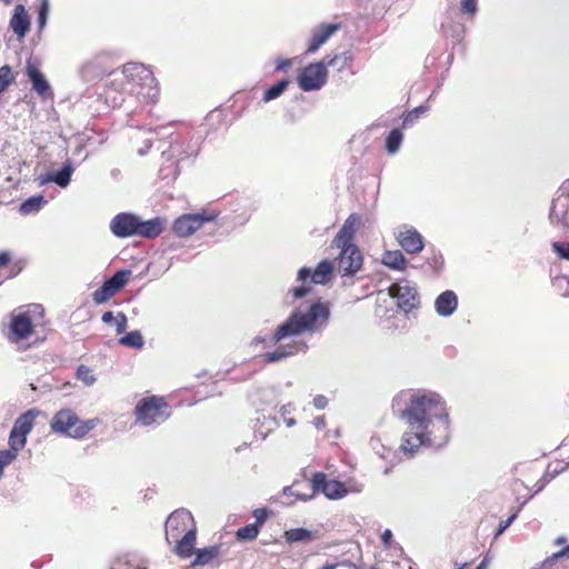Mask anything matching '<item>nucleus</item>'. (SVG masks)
<instances>
[{"label": "nucleus", "mask_w": 569, "mask_h": 569, "mask_svg": "<svg viewBox=\"0 0 569 569\" xmlns=\"http://www.w3.org/2000/svg\"><path fill=\"white\" fill-rule=\"evenodd\" d=\"M407 431L401 450L415 453L421 446H442L449 440L451 420L445 399L436 392L413 395L405 410Z\"/></svg>", "instance_id": "nucleus-1"}, {"label": "nucleus", "mask_w": 569, "mask_h": 569, "mask_svg": "<svg viewBox=\"0 0 569 569\" xmlns=\"http://www.w3.org/2000/svg\"><path fill=\"white\" fill-rule=\"evenodd\" d=\"M329 317L330 309L328 303L320 300L313 301L308 306H300L286 322L278 327L273 339L276 342H280L286 338L306 332H318L327 326Z\"/></svg>", "instance_id": "nucleus-2"}, {"label": "nucleus", "mask_w": 569, "mask_h": 569, "mask_svg": "<svg viewBox=\"0 0 569 569\" xmlns=\"http://www.w3.org/2000/svg\"><path fill=\"white\" fill-rule=\"evenodd\" d=\"M359 223V216H349L332 241V244L340 250L337 264L338 270L343 276L356 273L362 266V254L353 243V237Z\"/></svg>", "instance_id": "nucleus-3"}, {"label": "nucleus", "mask_w": 569, "mask_h": 569, "mask_svg": "<svg viewBox=\"0 0 569 569\" xmlns=\"http://www.w3.org/2000/svg\"><path fill=\"white\" fill-rule=\"evenodd\" d=\"M43 310L38 305L21 307L10 316L8 338L12 342L28 339L40 325Z\"/></svg>", "instance_id": "nucleus-4"}, {"label": "nucleus", "mask_w": 569, "mask_h": 569, "mask_svg": "<svg viewBox=\"0 0 569 569\" xmlns=\"http://www.w3.org/2000/svg\"><path fill=\"white\" fill-rule=\"evenodd\" d=\"M100 423V419L81 420L71 409H61L52 418L50 427L53 432L74 439L83 438Z\"/></svg>", "instance_id": "nucleus-5"}, {"label": "nucleus", "mask_w": 569, "mask_h": 569, "mask_svg": "<svg viewBox=\"0 0 569 569\" xmlns=\"http://www.w3.org/2000/svg\"><path fill=\"white\" fill-rule=\"evenodd\" d=\"M121 78L126 81L122 90L137 96L151 97L154 91V78L152 72L140 63H128L121 71Z\"/></svg>", "instance_id": "nucleus-6"}, {"label": "nucleus", "mask_w": 569, "mask_h": 569, "mask_svg": "<svg viewBox=\"0 0 569 569\" xmlns=\"http://www.w3.org/2000/svg\"><path fill=\"white\" fill-rule=\"evenodd\" d=\"M313 492H322L328 499L337 500L346 497L349 492H360L362 487L355 481L347 483L329 479L325 473H316L312 478Z\"/></svg>", "instance_id": "nucleus-7"}, {"label": "nucleus", "mask_w": 569, "mask_h": 569, "mask_svg": "<svg viewBox=\"0 0 569 569\" xmlns=\"http://www.w3.org/2000/svg\"><path fill=\"white\" fill-rule=\"evenodd\" d=\"M137 422L143 426L159 423L169 417L163 398L150 396L141 399L136 406Z\"/></svg>", "instance_id": "nucleus-8"}, {"label": "nucleus", "mask_w": 569, "mask_h": 569, "mask_svg": "<svg viewBox=\"0 0 569 569\" xmlns=\"http://www.w3.org/2000/svg\"><path fill=\"white\" fill-rule=\"evenodd\" d=\"M214 219V214L204 211L182 214L173 221L172 230L179 238H188L200 230L206 222Z\"/></svg>", "instance_id": "nucleus-9"}, {"label": "nucleus", "mask_w": 569, "mask_h": 569, "mask_svg": "<svg viewBox=\"0 0 569 569\" xmlns=\"http://www.w3.org/2000/svg\"><path fill=\"white\" fill-rule=\"evenodd\" d=\"M39 413L37 409H30L18 417L9 436V447L19 450L24 448L27 436L32 430L34 420Z\"/></svg>", "instance_id": "nucleus-10"}, {"label": "nucleus", "mask_w": 569, "mask_h": 569, "mask_svg": "<svg viewBox=\"0 0 569 569\" xmlns=\"http://www.w3.org/2000/svg\"><path fill=\"white\" fill-rule=\"evenodd\" d=\"M131 272L129 270H120L107 280L99 289L92 293V299L97 305L107 302L116 293H118L129 281Z\"/></svg>", "instance_id": "nucleus-11"}, {"label": "nucleus", "mask_w": 569, "mask_h": 569, "mask_svg": "<svg viewBox=\"0 0 569 569\" xmlns=\"http://www.w3.org/2000/svg\"><path fill=\"white\" fill-rule=\"evenodd\" d=\"M327 80V68L322 62L311 63L298 76V83L303 91L320 89Z\"/></svg>", "instance_id": "nucleus-12"}, {"label": "nucleus", "mask_w": 569, "mask_h": 569, "mask_svg": "<svg viewBox=\"0 0 569 569\" xmlns=\"http://www.w3.org/2000/svg\"><path fill=\"white\" fill-rule=\"evenodd\" d=\"M387 296L396 299L400 309L409 311L418 303V296L416 288L408 283H395L388 289Z\"/></svg>", "instance_id": "nucleus-13"}, {"label": "nucleus", "mask_w": 569, "mask_h": 569, "mask_svg": "<svg viewBox=\"0 0 569 569\" xmlns=\"http://www.w3.org/2000/svg\"><path fill=\"white\" fill-rule=\"evenodd\" d=\"M189 528H196L192 515L188 510H177L167 520V540L184 535Z\"/></svg>", "instance_id": "nucleus-14"}, {"label": "nucleus", "mask_w": 569, "mask_h": 569, "mask_svg": "<svg viewBox=\"0 0 569 569\" xmlns=\"http://www.w3.org/2000/svg\"><path fill=\"white\" fill-rule=\"evenodd\" d=\"M139 218L131 213H119L110 221V230L116 237L137 236Z\"/></svg>", "instance_id": "nucleus-15"}, {"label": "nucleus", "mask_w": 569, "mask_h": 569, "mask_svg": "<svg viewBox=\"0 0 569 569\" xmlns=\"http://www.w3.org/2000/svg\"><path fill=\"white\" fill-rule=\"evenodd\" d=\"M26 73L32 83V89L43 99L52 96L51 87L44 74L40 71L39 66L32 59L27 61Z\"/></svg>", "instance_id": "nucleus-16"}, {"label": "nucleus", "mask_w": 569, "mask_h": 569, "mask_svg": "<svg viewBox=\"0 0 569 569\" xmlns=\"http://www.w3.org/2000/svg\"><path fill=\"white\" fill-rule=\"evenodd\" d=\"M331 273V262L323 260L317 266L315 270H311L309 268H301L298 272V279L301 281H306L308 278H311V281L313 283L325 284L330 279Z\"/></svg>", "instance_id": "nucleus-17"}, {"label": "nucleus", "mask_w": 569, "mask_h": 569, "mask_svg": "<svg viewBox=\"0 0 569 569\" xmlns=\"http://www.w3.org/2000/svg\"><path fill=\"white\" fill-rule=\"evenodd\" d=\"M398 243L409 253H417L423 249L419 232L410 227H403L397 234Z\"/></svg>", "instance_id": "nucleus-18"}, {"label": "nucleus", "mask_w": 569, "mask_h": 569, "mask_svg": "<svg viewBox=\"0 0 569 569\" xmlns=\"http://www.w3.org/2000/svg\"><path fill=\"white\" fill-rule=\"evenodd\" d=\"M458 308V297L452 290H446L435 300V310L440 317H450Z\"/></svg>", "instance_id": "nucleus-19"}, {"label": "nucleus", "mask_w": 569, "mask_h": 569, "mask_svg": "<svg viewBox=\"0 0 569 569\" xmlns=\"http://www.w3.org/2000/svg\"><path fill=\"white\" fill-rule=\"evenodd\" d=\"M10 28L18 36V38H24L30 29V17L23 4L14 7L13 14L10 19Z\"/></svg>", "instance_id": "nucleus-20"}, {"label": "nucleus", "mask_w": 569, "mask_h": 569, "mask_svg": "<svg viewBox=\"0 0 569 569\" xmlns=\"http://www.w3.org/2000/svg\"><path fill=\"white\" fill-rule=\"evenodd\" d=\"M550 221L561 228H569V199H557L550 211Z\"/></svg>", "instance_id": "nucleus-21"}, {"label": "nucleus", "mask_w": 569, "mask_h": 569, "mask_svg": "<svg viewBox=\"0 0 569 569\" xmlns=\"http://www.w3.org/2000/svg\"><path fill=\"white\" fill-rule=\"evenodd\" d=\"M283 538L287 543H308L318 539V532L307 528H292L283 532Z\"/></svg>", "instance_id": "nucleus-22"}, {"label": "nucleus", "mask_w": 569, "mask_h": 569, "mask_svg": "<svg viewBox=\"0 0 569 569\" xmlns=\"http://www.w3.org/2000/svg\"><path fill=\"white\" fill-rule=\"evenodd\" d=\"M336 24H325L316 30L312 34L307 53H315L327 40L337 31Z\"/></svg>", "instance_id": "nucleus-23"}, {"label": "nucleus", "mask_w": 569, "mask_h": 569, "mask_svg": "<svg viewBox=\"0 0 569 569\" xmlns=\"http://www.w3.org/2000/svg\"><path fill=\"white\" fill-rule=\"evenodd\" d=\"M163 221L160 218H154L146 221L139 219L137 236L154 238L163 231Z\"/></svg>", "instance_id": "nucleus-24"}, {"label": "nucleus", "mask_w": 569, "mask_h": 569, "mask_svg": "<svg viewBox=\"0 0 569 569\" xmlns=\"http://www.w3.org/2000/svg\"><path fill=\"white\" fill-rule=\"evenodd\" d=\"M196 543V528H189L182 538L177 541L176 552L180 557H189Z\"/></svg>", "instance_id": "nucleus-25"}, {"label": "nucleus", "mask_w": 569, "mask_h": 569, "mask_svg": "<svg viewBox=\"0 0 569 569\" xmlns=\"http://www.w3.org/2000/svg\"><path fill=\"white\" fill-rule=\"evenodd\" d=\"M382 263L393 270L402 271L407 267V261L399 250L387 251L382 256Z\"/></svg>", "instance_id": "nucleus-26"}, {"label": "nucleus", "mask_w": 569, "mask_h": 569, "mask_svg": "<svg viewBox=\"0 0 569 569\" xmlns=\"http://www.w3.org/2000/svg\"><path fill=\"white\" fill-rule=\"evenodd\" d=\"M305 348V345L301 342H297L293 346H290L288 348L286 347H279L276 351L267 353L266 361L273 362L281 360L288 356L295 355L299 349Z\"/></svg>", "instance_id": "nucleus-27"}, {"label": "nucleus", "mask_w": 569, "mask_h": 569, "mask_svg": "<svg viewBox=\"0 0 569 569\" xmlns=\"http://www.w3.org/2000/svg\"><path fill=\"white\" fill-rule=\"evenodd\" d=\"M220 553V550L217 546L207 547L203 549H199L196 552V559L193 561V566H203L212 561Z\"/></svg>", "instance_id": "nucleus-28"}, {"label": "nucleus", "mask_w": 569, "mask_h": 569, "mask_svg": "<svg viewBox=\"0 0 569 569\" xmlns=\"http://www.w3.org/2000/svg\"><path fill=\"white\" fill-rule=\"evenodd\" d=\"M46 200L42 196L30 197L20 204L19 212L22 216H28L30 213L38 212Z\"/></svg>", "instance_id": "nucleus-29"}, {"label": "nucleus", "mask_w": 569, "mask_h": 569, "mask_svg": "<svg viewBox=\"0 0 569 569\" xmlns=\"http://www.w3.org/2000/svg\"><path fill=\"white\" fill-rule=\"evenodd\" d=\"M73 172V169L70 164H64L61 171L51 174L48 180L54 181L58 186L66 188L71 179V174Z\"/></svg>", "instance_id": "nucleus-30"}, {"label": "nucleus", "mask_w": 569, "mask_h": 569, "mask_svg": "<svg viewBox=\"0 0 569 569\" xmlns=\"http://www.w3.org/2000/svg\"><path fill=\"white\" fill-rule=\"evenodd\" d=\"M76 375L77 378L86 386H92L97 381V376L93 369L83 365L78 367Z\"/></svg>", "instance_id": "nucleus-31"}, {"label": "nucleus", "mask_w": 569, "mask_h": 569, "mask_svg": "<svg viewBox=\"0 0 569 569\" xmlns=\"http://www.w3.org/2000/svg\"><path fill=\"white\" fill-rule=\"evenodd\" d=\"M19 449L9 448L8 450L0 451V478L3 476V470L18 457Z\"/></svg>", "instance_id": "nucleus-32"}, {"label": "nucleus", "mask_w": 569, "mask_h": 569, "mask_svg": "<svg viewBox=\"0 0 569 569\" xmlns=\"http://www.w3.org/2000/svg\"><path fill=\"white\" fill-rule=\"evenodd\" d=\"M50 10V0H40V6L38 8V27L40 30L46 28Z\"/></svg>", "instance_id": "nucleus-33"}, {"label": "nucleus", "mask_w": 569, "mask_h": 569, "mask_svg": "<svg viewBox=\"0 0 569 569\" xmlns=\"http://www.w3.org/2000/svg\"><path fill=\"white\" fill-rule=\"evenodd\" d=\"M402 133L399 130H392L387 138L386 147L389 153H396L402 141Z\"/></svg>", "instance_id": "nucleus-34"}, {"label": "nucleus", "mask_w": 569, "mask_h": 569, "mask_svg": "<svg viewBox=\"0 0 569 569\" xmlns=\"http://www.w3.org/2000/svg\"><path fill=\"white\" fill-rule=\"evenodd\" d=\"M119 342L123 346L141 348L143 346V338L139 331H131L122 337Z\"/></svg>", "instance_id": "nucleus-35"}, {"label": "nucleus", "mask_w": 569, "mask_h": 569, "mask_svg": "<svg viewBox=\"0 0 569 569\" xmlns=\"http://www.w3.org/2000/svg\"><path fill=\"white\" fill-rule=\"evenodd\" d=\"M259 533V527L257 523L244 526L237 531V537L240 540H253Z\"/></svg>", "instance_id": "nucleus-36"}, {"label": "nucleus", "mask_w": 569, "mask_h": 569, "mask_svg": "<svg viewBox=\"0 0 569 569\" xmlns=\"http://www.w3.org/2000/svg\"><path fill=\"white\" fill-rule=\"evenodd\" d=\"M288 87V81L283 80L274 86L270 87L263 94V100L266 102L271 101L278 98Z\"/></svg>", "instance_id": "nucleus-37"}, {"label": "nucleus", "mask_w": 569, "mask_h": 569, "mask_svg": "<svg viewBox=\"0 0 569 569\" xmlns=\"http://www.w3.org/2000/svg\"><path fill=\"white\" fill-rule=\"evenodd\" d=\"M13 80L11 68L8 66H3L0 68V92L4 91L6 88L11 83Z\"/></svg>", "instance_id": "nucleus-38"}, {"label": "nucleus", "mask_w": 569, "mask_h": 569, "mask_svg": "<svg viewBox=\"0 0 569 569\" xmlns=\"http://www.w3.org/2000/svg\"><path fill=\"white\" fill-rule=\"evenodd\" d=\"M552 249L560 258L569 260V243L556 241L552 243Z\"/></svg>", "instance_id": "nucleus-39"}, {"label": "nucleus", "mask_w": 569, "mask_h": 569, "mask_svg": "<svg viewBox=\"0 0 569 569\" xmlns=\"http://www.w3.org/2000/svg\"><path fill=\"white\" fill-rule=\"evenodd\" d=\"M461 9L466 13L475 14L477 11V0H461Z\"/></svg>", "instance_id": "nucleus-40"}, {"label": "nucleus", "mask_w": 569, "mask_h": 569, "mask_svg": "<svg viewBox=\"0 0 569 569\" xmlns=\"http://www.w3.org/2000/svg\"><path fill=\"white\" fill-rule=\"evenodd\" d=\"M117 332L121 333L127 329V317L123 313H119L116 317Z\"/></svg>", "instance_id": "nucleus-41"}, {"label": "nucleus", "mask_w": 569, "mask_h": 569, "mask_svg": "<svg viewBox=\"0 0 569 569\" xmlns=\"http://www.w3.org/2000/svg\"><path fill=\"white\" fill-rule=\"evenodd\" d=\"M426 111L425 108L422 107H419V108H416L412 112H410L406 118H405V124H408L410 122L413 121V119L418 118L419 114L423 113Z\"/></svg>", "instance_id": "nucleus-42"}, {"label": "nucleus", "mask_w": 569, "mask_h": 569, "mask_svg": "<svg viewBox=\"0 0 569 569\" xmlns=\"http://www.w3.org/2000/svg\"><path fill=\"white\" fill-rule=\"evenodd\" d=\"M253 516L257 520V525H262L267 519V510L266 509H256L253 511Z\"/></svg>", "instance_id": "nucleus-43"}, {"label": "nucleus", "mask_w": 569, "mask_h": 569, "mask_svg": "<svg viewBox=\"0 0 569 569\" xmlns=\"http://www.w3.org/2000/svg\"><path fill=\"white\" fill-rule=\"evenodd\" d=\"M276 63H277V69L278 70H284V69H288V68H290L292 66L293 59L279 58V59H277Z\"/></svg>", "instance_id": "nucleus-44"}, {"label": "nucleus", "mask_w": 569, "mask_h": 569, "mask_svg": "<svg viewBox=\"0 0 569 569\" xmlns=\"http://www.w3.org/2000/svg\"><path fill=\"white\" fill-rule=\"evenodd\" d=\"M283 495H286V496H295V497L303 499V500H307V499L312 497V495H310V496L301 495L299 491L295 490L293 488H284Z\"/></svg>", "instance_id": "nucleus-45"}, {"label": "nucleus", "mask_w": 569, "mask_h": 569, "mask_svg": "<svg viewBox=\"0 0 569 569\" xmlns=\"http://www.w3.org/2000/svg\"><path fill=\"white\" fill-rule=\"evenodd\" d=\"M313 405L317 409H323L328 405V400L325 396H318L313 399Z\"/></svg>", "instance_id": "nucleus-46"}, {"label": "nucleus", "mask_w": 569, "mask_h": 569, "mask_svg": "<svg viewBox=\"0 0 569 569\" xmlns=\"http://www.w3.org/2000/svg\"><path fill=\"white\" fill-rule=\"evenodd\" d=\"M381 539H382V541H383V543H385L386 546H389V545H390V542H391V539H392V532H391V530H390V529H386V530L382 532V535H381Z\"/></svg>", "instance_id": "nucleus-47"}, {"label": "nucleus", "mask_w": 569, "mask_h": 569, "mask_svg": "<svg viewBox=\"0 0 569 569\" xmlns=\"http://www.w3.org/2000/svg\"><path fill=\"white\" fill-rule=\"evenodd\" d=\"M308 291H309V288H307V287H300V288H296V289L293 290V295H295V297H297V298H302V297H305V296L308 293Z\"/></svg>", "instance_id": "nucleus-48"}, {"label": "nucleus", "mask_w": 569, "mask_h": 569, "mask_svg": "<svg viewBox=\"0 0 569 569\" xmlns=\"http://www.w3.org/2000/svg\"><path fill=\"white\" fill-rule=\"evenodd\" d=\"M11 257L9 252H1L0 253V267H4L9 263Z\"/></svg>", "instance_id": "nucleus-49"}, {"label": "nucleus", "mask_w": 569, "mask_h": 569, "mask_svg": "<svg viewBox=\"0 0 569 569\" xmlns=\"http://www.w3.org/2000/svg\"><path fill=\"white\" fill-rule=\"evenodd\" d=\"M102 321L104 323H111L112 321H116V317L110 311L109 312H104L103 316H102Z\"/></svg>", "instance_id": "nucleus-50"}, {"label": "nucleus", "mask_w": 569, "mask_h": 569, "mask_svg": "<svg viewBox=\"0 0 569 569\" xmlns=\"http://www.w3.org/2000/svg\"><path fill=\"white\" fill-rule=\"evenodd\" d=\"M515 517L516 516L513 515L509 519H507L503 523H501L500 528L498 530V533H501L506 528H508L510 526V523L513 521Z\"/></svg>", "instance_id": "nucleus-51"}, {"label": "nucleus", "mask_w": 569, "mask_h": 569, "mask_svg": "<svg viewBox=\"0 0 569 569\" xmlns=\"http://www.w3.org/2000/svg\"><path fill=\"white\" fill-rule=\"evenodd\" d=\"M569 555V546L553 555V558H561Z\"/></svg>", "instance_id": "nucleus-52"}, {"label": "nucleus", "mask_w": 569, "mask_h": 569, "mask_svg": "<svg viewBox=\"0 0 569 569\" xmlns=\"http://www.w3.org/2000/svg\"><path fill=\"white\" fill-rule=\"evenodd\" d=\"M490 566V559L489 558H485L480 563L479 566L477 567V569H488Z\"/></svg>", "instance_id": "nucleus-53"}, {"label": "nucleus", "mask_w": 569, "mask_h": 569, "mask_svg": "<svg viewBox=\"0 0 569 569\" xmlns=\"http://www.w3.org/2000/svg\"><path fill=\"white\" fill-rule=\"evenodd\" d=\"M339 60L338 56H335L332 59L328 61V66H336L337 61Z\"/></svg>", "instance_id": "nucleus-54"}, {"label": "nucleus", "mask_w": 569, "mask_h": 569, "mask_svg": "<svg viewBox=\"0 0 569 569\" xmlns=\"http://www.w3.org/2000/svg\"><path fill=\"white\" fill-rule=\"evenodd\" d=\"M286 423H287L288 427H292L295 425V420L292 418L287 419Z\"/></svg>", "instance_id": "nucleus-55"}, {"label": "nucleus", "mask_w": 569, "mask_h": 569, "mask_svg": "<svg viewBox=\"0 0 569 569\" xmlns=\"http://www.w3.org/2000/svg\"><path fill=\"white\" fill-rule=\"evenodd\" d=\"M466 567H467V563H463L460 567H458L457 569H465Z\"/></svg>", "instance_id": "nucleus-56"}, {"label": "nucleus", "mask_w": 569, "mask_h": 569, "mask_svg": "<svg viewBox=\"0 0 569 569\" xmlns=\"http://www.w3.org/2000/svg\"><path fill=\"white\" fill-rule=\"evenodd\" d=\"M320 425H321V420H320V419H318V420H317V426H318V427H320Z\"/></svg>", "instance_id": "nucleus-57"}, {"label": "nucleus", "mask_w": 569, "mask_h": 569, "mask_svg": "<svg viewBox=\"0 0 569 569\" xmlns=\"http://www.w3.org/2000/svg\"><path fill=\"white\" fill-rule=\"evenodd\" d=\"M3 1H4L6 3H10V2H11V0H3Z\"/></svg>", "instance_id": "nucleus-58"}, {"label": "nucleus", "mask_w": 569, "mask_h": 569, "mask_svg": "<svg viewBox=\"0 0 569 569\" xmlns=\"http://www.w3.org/2000/svg\"><path fill=\"white\" fill-rule=\"evenodd\" d=\"M567 184H569V179L566 181Z\"/></svg>", "instance_id": "nucleus-59"}]
</instances>
